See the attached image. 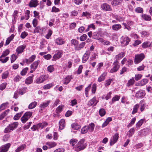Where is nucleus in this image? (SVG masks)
Returning a JSON list of instances; mask_svg holds the SVG:
<instances>
[{"mask_svg":"<svg viewBox=\"0 0 152 152\" xmlns=\"http://www.w3.org/2000/svg\"><path fill=\"white\" fill-rule=\"evenodd\" d=\"M32 115L31 112H26L23 115V116L21 118V120L23 123H25L27 120L31 117Z\"/></svg>","mask_w":152,"mask_h":152,"instance_id":"20e7f679","label":"nucleus"},{"mask_svg":"<svg viewBox=\"0 0 152 152\" xmlns=\"http://www.w3.org/2000/svg\"><path fill=\"white\" fill-rule=\"evenodd\" d=\"M135 80L133 77H132L131 79H130L128 81V83L126 84V86H131L132 85L134 84Z\"/></svg>","mask_w":152,"mask_h":152,"instance_id":"f704fd0d","label":"nucleus"},{"mask_svg":"<svg viewBox=\"0 0 152 152\" xmlns=\"http://www.w3.org/2000/svg\"><path fill=\"white\" fill-rule=\"evenodd\" d=\"M78 42L75 39H73L71 40V43L72 45H73L75 47L77 45Z\"/></svg>","mask_w":152,"mask_h":152,"instance_id":"864d4df0","label":"nucleus"},{"mask_svg":"<svg viewBox=\"0 0 152 152\" xmlns=\"http://www.w3.org/2000/svg\"><path fill=\"white\" fill-rule=\"evenodd\" d=\"M11 146L10 143L6 144L2 146L0 148V152H7Z\"/></svg>","mask_w":152,"mask_h":152,"instance_id":"1a4fd4ad","label":"nucleus"},{"mask_svg":"<svg viewBox=\"0 0 152 152\" xmlns=\"http://www.w3.org/2000/svg\"><path fill=\"white\" fill-rule=\"evenodd\" d=\"M98 102V101L96 100V98L95 97L91 99L89 102L90 104H96Z\"/></svg>","mask_w":152,"mask_h":152,"instance_id":"4c0bfd02","label":"nucleus"},{"mask_svg":"<svg viewBox=\"0 0 152 152\" xmlns=\"http://www.w3.org/2000/svg\"><path fill=\"white\" fill-rule=\"evenodd\" d=\"M142 17L143 19L145 20L149 21L151 19V17L149 15L146 14L142 15Z\"/></svg>","mask_w":152,"mask_h":152,"instance_id":"c9c22d12","label":"nucleus"},{"mask_svg":"<svg viewBox=\"0 0 152 152\" xmlns=\"http://www.w3.org/2000/svg\"><path fill=\"white\" fill-rule=\"evenodd\" d=\"M11 146L10 143L6 144L2 146L0 148V152H7Z\"/></svg>","mask_w":152,"mask_h":152,"instance_id":"0eeeda50","label":"nucleus"},{"mask_svg":"<svg viewBox=\"0 0 152 152\" xmlns=\"http://www.w3.org/2000/svg\"><path fill=\"white\" fill-rule=\"evenodd\" d=\"M145 95V92L142 90H140L137 92L136 94V96L138 98H142Z\"/></svg>","mask_w":152,"mask_h":152,"instance_id":"aec40b11","label":"nucleus"},{"mask_svg":"<svg viewBox=\"0 0 152 152\" xmlns=\"http://www.w3.org/2000/svg\"><path fill=\"white\" fill-rule=\"evenodd\" d=\"M26 145L25 144H23L20 146H18L16 149L15 150V152H20L25 149L26 148Z\"/></svg>","mask_w":152,"mask_h":152,"instance_id":"6ab92c4d","label":"nucleus"},{"mask_svg":"<svg viewBox=\"0 0 152 152\" xmlns=\"http://www.w3.org/2000/svg\"><path fill=\"white\" fill-rule=\"evenodd\" d=\"M48 124L45 122H44L42 123H39L36 126L37 128V129L41 128H43L45 126H47Z\"/></svg>","mask_w":152,"mask_h":152,"instance_id":"2f4dec72","label":"nucleus"},{"mask_svg":"<svg viewBox=\"0 0 152 152\" xmlns=\"http://www.w3.org/2000/svg\"><path fill=\"white\" fill-rule=\"evenodd\" d=\"M26 47V46L25 45H23L18 47L16 50L18 54L22 53Z\"/></svg>","mask_w":152,"mask_h":152,"instance_id":"f8f14e48","label":"nucleus"},{"mask_svg":"<svg viewBox=\"0 0 152 152\" xmlns=\"http://www.w3.org/2000/svg\"><path fill=\"white\" fill-rule=\"evenodd\" d=\"M145 58V55L143 53L135 55L134 62L135 64L140 63Z\"/></svg>","mask_w":152,"mask_h":152,"instance_id":"7ed1b4c3","label":"nucleus"},{"mask_svg":"<svg viewBox=\"0 0 152 152\" xmlns=\"http://www.w3.org/2000/svg\"><path fill=\"white\" fill-rule=\"evenodd\" d=\"M125 53L121 52L116 55L115 58L117 60H120L123 58L125 56Z\"/></svg>","mask_w":152,"mask_h":152,"instance_id":"cd10ccee","label":"nucleus"},{"mask_svg":"<svg viewBox=\"0 0 152 152\" xmlns=\"http://www.w3.org/2000/svg\"><path fill=\"white\" fill-rule=\"evenodd\" d=\"M134 131L135 130L134 128L131 129L129 131V133L128 134L129 137H131L134 134Z\"/></svg>","mask_w":152,"mask_h":152,"instance_id":"8fccbe9b","label":"nucleus"},{"mask_svg":"<svg viewBox=\"0 0 152 152\" xmlns=\"http://www.w3.org/2000/svg\"><path fill=\"white\" fill-rule=\"evenodd\" d=\"M139 105H135L134 106L132 113L134 114L137 112V110L139 107Z\"/></svg>","mask_w":152,"mask_h":152,"instance_id":"4d7b16f0","label":"nucleus"},{"mask_svg":"<svg viewBox=\"0 0 152 152\" xmlns=\"http://www.w3.org/2000/svg\"><path fill=\"white\" fill-rule=\"evenodd\" d=\"M72 79V75L67 76L64 79L63 83L65 85H67Z\"/></svg>","mask_w":152,"mask_h":152,"instance_id":"f3484780","label":"nucleus"},{"mask_svg":"<svg viewBox=\"0 0 152 152\" xmlns=\"http://www.w3.org/2000/svg\"><path fill=\"white\" fill-rule=\"evenodd\" d=\"M28 35V33L24 31L21 33L20 35V37L22 39H24Z\"/></svg>","mask_w":152,"mask_h":152,"instance_id":"0e129e2a","label":"nucleus"},{"mask_svg":"<svg viewBox=\"0 0 152 152\" xmlns=\"http://www.w3.org/2000/svg\"><path fill=\"white\" fill-rule=\"evenodd\" d=\"M107 75V73L105 72H104L99 77L98 81L99 82H101L103 80L105 79V77Z\"/></svg>","mask_w":152,"mask_h":152,"instance_id":"473e14b6","label":"nucleus"},{"mask_svg":"<svg viewBox=\"0 0 152 152\" xmlns=\"http://www.w3.org/2000/svg\"><path fill=\"white\" fill-rule=\"evenodd\" d=\"M135 11L137 13H142L143 12V9L140 7H138L136 8L135 9Z\"/></svg>","mask_w":152,"mask_h":152,"instance_id":"13d9d810","label":"nucleus"},{"mask_svg":"<svg viewBox=\"0 0 152 152\" xmlns=\"http://www.w3.org/2000/svg\"><path fill=\"white\" fill-rule=\"evenodd\" d=\"M149 42H146L143 43L142 45V47L143 48H145L148 47L149 46Z\"/></svg>","mask_w":152,"mask_h":152,"instance_id":"680f3d73","label":"nucleus"},{"mask_svg":"<svg viewBox=\"0 0 152 152\" xmlns=\"http://www.w3.org/2000/svg\"><path fill=\"white\" fill-rule=\"evenodd\" d=\"M48 72L51 73L53 72L54 70V68L53 65H50L47 68Z\"/></svg>","mask_w":152,"mask_h":152,"instance_id":"603ef678","label":"nucleus"},{"mask_svg":"<svg viewBox=\"0 0 152 152\" xmlns=\"http://www.w3.org/2000/svg\"><path fill=\"white\" fill-rule=\"evenodd\" d=\"M40 62V61L38 60L37 61H34L33 64L31 65V69L34 71L37 67L39 63Z\"/></svg>","mask_w":152,"mask_h":152,"instance_id":"2eb2a0df","label":"nucleus"},{"mask_svg":"<svg viewBox=\"0 0 152 152\" xmlns=\"http://www.w3.org/2000/svg\"><path fill=\"white\" fill-rule=\"evenodd\" d=\"M99 113L101 117L103 116L106 114V111L103 108L100 109L99 111Z\"/></svg>","mask_w":152,"mask_h":152,"instance_id":"c03bdc74","label":"nucleus"},{"mask_svg":"<svg viewBox=\"0 0 152 152\" xmlns=\"http://www.w3.org/2000/svg\"><path fill=\"white\" fill-rule=\"evenodd\" d=\"M36 56L34 55H32L28 59H26V62L27 63H30L32 62L35 59Z\"/></svg>","mask_w":152,"mask_h":152,"instance_id":"c756f323","label":"nucleus"},{"mask_svg":"<svg viewBox=\"0 0 152 152\" xmlns=\"http://www.w3.org/2000/svg\"><path fill=\"white\" fill-rule=\"evenodd\" d=\"M87 126L88 128V130L90 132H92L94 129L95 125L94 123H91Z\"/></svg>","mask_w":152,"mask_h":152,"instance_id":"7c9ffc66","label":"nucleus"},{"mask_svg":"<svg viewBox=\"0 0 152 152\" xmlns=\"http://www.w3.org/2000/svg\"><path fill=\"white\" fill-rule=\"evenodd\" d=\"M4 57H1V56L0 57V61L3 63H6L8 60L9 58V57H8L3 58Z\"/></svg>","mask_w":152,"mask_h":152,"instance_id":"37998d69","label":"nucleus"},{"mask_svg":"<svg viewBox=\"0 0 152 152\" xmlns=\"http://www.w3.org/2000/svg\"><path fill=\"white\" fill-rule=\"evenodd\" d=\"M85 140L83 139H81L76 144L75 147L73 148V149L76 151H79L84 149L86 145L84 143Z\"/></svg>","mask_w":152,"mask_h":152,"instance_id":"f257e3e1","label":"nucleus"},{"mask_svg":"<svg viewBox=\"0 0 152 152\" xmlns=\"http://www.w3.org/2000/svg\"><path fill=\"white\" fill-rule=\"evenodd\" d=\"M78 142V140L75 139H71L69 141L70 144L73 147H75V145Z\"/></svg>","mask_w":152,"mask_h":152,"instance_id":"c85d7f7f","label":"nucleus"},{"mask_svg":"<svg viewBox=\"0 0 152 152\" xmlns=\"http://www.w3.org/2000/svg\"><path fill=\"white\" fill-rule=\"evenodd\" d=\"M71 126L72 129L74 130H77L80 128V126L76 123L72 124L71 125Z\"/></svg>","mask_w":152,"mask_h":152,"instance_id":"a19ab883","label":"nucleus"},{"mask_svg":"<svg viewBox=\"0 0 152 152\" xmlns=\"http://www.w3.org/2000/svg\"><path fill=\"white\" fill-rule=\"evenodd\" d=\"M60 11V10L55 6H53L52 7L51 10V12H57Z\"/></svg>","mask_w":152,"mask_h":152,"instance_id":"e2e57ef3","label":"nucleus"},{"mask_svg":"<svg viewBox=\"0 0 152 152\" xmlns=\"http://www.w3.org/2000/svg\"><path fill=\"white\" fill-rule=\"evenodd\" d=\"M10 53V51L8 49H6L4 51L1 55V57H5L8 55Z\"/></svg>","mask_w":152,"mask_h":152,"instance_id":"3c124183","label":"nucleus"},{"mask_svg":"<svg viewBox=\"0 0 152 152\" xmlns=\"http://www.w3.org/2000/svg\"><path fill=\"white\" fill-rule=\"evenodd\" d=\"M148 82V80L146 79H143L140 82V85L141 86L146 84Z\"/></svg>","mask_w":152,"mask_h":152,"instance_id":"79ce46f5","label":"nucleus"},{"mask_svg":"<svg viewBox=\"0 0 152 152\" xmlns=\"http://www.w3.org/2000/svg\"><path fill=\"white\" fill-rule=\"evenodd\" d=\"M61 53L59 51L57 52L53 56L52 58L53 61H56L57 59L61 58Z\"/></svg>","mask_w":152,"mask_h":152,"instance_id":"dca6fc26","label":"nucleus"},{"mask_svg":"<svg viewBox=\"0 0 152 152\" xmlns=\"http://www.w3.org/2000/svg\"><path fill=\"white\" fill-rule=\"evenodd\" d=\"M9 111V110L5 111L0 115V120H2L6 116Z\"/></svg>","mask_w":152,"mask_h":152,"instance_id":"e433bc0d","label":"nucleus"},{"mask_svg":"<svg viewBox=\"0 0 152 152\" xmlns=\"http://www.w3.org/2000/svg\"><path fill=\"white\" fill-rule=\"evenodd\" d=\"M28 69L27 67H26L23 69L20 73L21 75L22 76L26 75Z\"/></svg>","mask_w":152,"mask_h":152,"instance_id":"6e6d98bb","label":"nucleus"},{"mask_svg":"<svg viewBox=\"0 0 152 152\" xmlns=\"http://www.w3.org/2000/svg\"><path fill=\"white\" fill-rule=\"evenodd\" d=\"M142 77V75L141 74H137L135 75V79L136 80H140Z\"/></svg>","mask_w":152,"mask_h":152,"instance_id":"774afa93","label":"nucleus"},{"mask_svg":"<svg viewBox=\"0 0 152 152\" xmlns=\"http://www.w3.org/2000/svg\"><path fill=\"white\" fill-rule=\"evenodd\" d=\"M38 4V1L37 0H31L29 4V6L31 7H35Z\"/></svg>","mask_w":152,"mask_h":152,"instance_id":"412c9836","label":"nucleus"},{"mask_svg":"<svg viewBox=\"0 0 152 152\" xmlns=\"http://www.w3.org/2000/svg\"><path fill=\"white\" fill-rule=\"evenodd\" d=\"M87 38V35L86 34H83L80 37V39L81 41H84Z\"/></svg>","mask_w":152,"mask_h":152,"instance_id":"69168bd1","label":"nucleus"},{"mask_svg":"<svg viewBox=\"0 0 152 152\" xmlns=\"http://www.w3.org/2000/svg\"><path fill=\"white\" fill-rule=\"evenodd\" d=\"M121 27L120 24H115L113 25L112 26V29L114 30L117 31L119 30Z\"/></svg>","mask_w":152,"mask_h":152,"instance_id":"72a5a7b5","label":"nucleus"},{"mask_svg":"<svg viewBox=\"0 0 152 152\" xmlns=\"http://www.w3.org/2000/svg\"><path fill=\"white\" fill-rule=\"evenodd\" d=\"M143 123V120L141 119L136 124V127L139 128Z\"/></svg>","mask_w":152,"mask_h":152,"instance_id":"5fc2aeb1","label":"nucleus"},{"mask_svg":"<svg viewBox=\"0 0 152 152\" xmlns=\"http://www.w3.org/2000/svg\"><path fill=\"white\" fill-rule=\"evenodd\" d=\"M65 120L64 119H61L59 122V128L62 130L64 129V127Z\"/></svg>","mask_w":152,"mask_h":152,"instance_id":"5701e85b","label":"nucleus"},{"mask_svg":"<svg viewBox=\"0 0 152 152\" xmlns=\"http://www.w3.org/2000/svg\"><path fill=\"white\" fill-rule=\"evenodd\" d=\"M17 56L13 54L11 57V63H12L14 62L17 58Z\"/></svg>","mask_w":152,"mask_h":152,"instance_id":"bf43d9fd","label":"nucleus"},{"mask_svg":"<svg viewBox=\"0 0 152 152\" xmlns=\"http://www.w3.org/2000/svg\"><path fill=\"white\" fill-rule=\"evenodd\" d=\"M53 86V83H52L44 85L43 87V88L44 89H48L52 87Z\"/></svg>","mask_w":152,"mask_h":152,"instance_id":"58836bf2","label":"nucleus"},{"mask_svg":"<svg viewBox=\"0 0 152 152\" xmlns=\"http://www.w3.org/2000/svg\"><path fill=\"white\" fill-rule=\"evenodd\" d=\"M11 146L10 143L6 144L2 146L0 148V152H7Z\"/></svg>","mask_w":152,"mask_h":152,"instance_id":"6e6552de","label":"nucleus"},{"mask_svg":"<svg viewBox=\"0 0 152 152\" xmlns=\"http://www.w3.org/2000/svg\"><path fill=\"white\" fill-rule=\"evenodd\" d=\"M27 88L24 87L19 89V93L21 95H23L26 92Z\"/></svg>","mask_w":152,"mask_h":152,"instance_id":"ea45409f","label":"nucleus"},{"mask_svg":"<svg viewBox=\"0 0 152 152\" xmlns=\"http://www.w3.org/2000/svg\"><path fill=\"white\" fill-rule=\"evenodd\" d=\"M9 72L7 71H5L4 72L2 75V79H5L7 78Z\"/></svg>","mask_w":152,"mask_h":152,"instance_id":"052dcab7","label":"nucleus"},{"mask_svg":"<svg viewBox=\"0 0 152 152\" xmlns=\"http://www.w3.org/2000/svg\"><path fill=\"white\" fill-rule=\"evenodd\" d=\"M55 42L58 45H61L64 44V41L61 37H59L57 38L55 40Z\"/></svg>","mask_w":152,"mask_h":152,"instance_id":"b1692460","label":"nucleus"},{"mask_svg":"<svg viewBox=\"0 0 152 152\" xmlns=\"http://www.w3.org/2000/svg\"><path fill=\"white\" fill-rule=\"evenodd\" d=\"M130 39L127 37H122L121 39V43L124 45H126L128 44Z\"/></svg>","mask_w":152,"mask_h":152,"instance_id":"9d476101","label":"nucleus"},{"mask_svg":"<svg viewBox=\"0 0 152 152\" xmlns=\"http://www.w3.org/2000/svg\"><path fill=\"white\" fill-rule=\"evenodd\" d=\"M88 127L87 126H86L82 128L81 130V133L82 134H85L87 133L88 131Z\"/></svg>","mask_w":152,"mask_h":152,"instance_id":"de8ad7c7","label":"nucleus"},{"mask_svg":"<svg viewBox=\"0 0 152 152\" xmlns=\"http://www.w3.org/2000/svg\"><path fill=\"white\" fill-rule=\"evenodd\" d=\"M33 76H34L33 75L28 77L26 80V83L27 84H29L31 83L33 81Z\"/></svg>","mask_w":152,"mask_h":152,"instance_id":"bb28decb","label":"nucleus"},{"mask_svg":"<svg viewBox=\"0 0 152 152\" xmlns=\"http://www.w3.org/2000/svg\"><path fill=\"white\" fill-rule=\"evenodd\" d=\"M22 112L19 113H17L15 115L14 117V119L15 120H17L19 119L20 117L21 116L22 114Z\"/></svg>","mask_w":152,"mask_h":152,"instance_id":"49530a36","label":"nucleus"},{"mask_svg":"<svg viewBox=\"0 0 152 152\" xmlns=\"http://www.w3.org/2000/svg\"><path fill=\"white\" fill-rule=\"evenodd\" d=\"M63 106L62 105H60L56 109V113H60L62 111Z\"/></svg>","mask_w":152,"mask_h":152,"instance_id":"09e8293b","label":"nucleus"},{"mask_svg":"<svg viewBox=\"0 0 152 152\" xmlns=\"http://www.w3.org/2000/svg\"><path fill=\"white\" fill-rule=\"evenodd\" d=\"M18 125V123L17 122H15L12 124H10L5 129L4 132L7 133L10 132L11 130H13L17 127Z\"/></svg>","mask_w":152,"mask_h":152,"instance_id":"f03ea898","label":"nucleus"},{"mask_svg":"<svg viewBox=\"0 0 152 152\" xmlns=\"http://www.w3.org/2000/svg\"><path fill=\"white\" fill-rule=\"evenodd\" d=\"M85 45V42H82L75 47V49L76 50H80L84 48Z\"/></svg>","mask_w":152,"mask_h":152,"instance_id":"4468645a","label":"nucleus"},{"mask_svg":"<svg viewBox=\"0 0 152 152\" xmlns=\"http://www.w3.org/2000/svg\"><path fill=\"white\" fill-rule=\"evenodd\" d=\"M120 98V96L118 95H115L112 99V104H113L114 102L119 100Z\"/></svg>","mask_w":152,"mask_h":152,"instance_id":"a18cd8bd","label":"nucleus"},{"mask_svg":"<svg viewBox=\"0 0 152 152\" xmlns=\"http://www.w3.org/2000/svg\"><path fill=\"white\" fill-rule=\"evenodd\" d=\"M119 137V134L118 133L115 134L112 137L110 140V145H112L117 141Z\"/></svg>","mask_w":152,"mask_h":152,"instance_id":"423d86ee","label":"nucleus"},{"mask_svg":"<svg viewBox=\"0 0 152 152\" xmlns=\"http://www.w3.org/2000/svg\"><path fill=\"white\" fill-rule=\"evenodd\" d=\"M45 79V76L42 75L37 79L36 82L37 83H40L43 82Z\"/></svg>","mask_w":152,"mask_h":152,"instance_id":"a211bd4d","label":"nucleus"},{"mask_svg":"<svg viewBox=\"0 0 152 152\" xmlns=\"http://www.w3.org/2000/svg\"><path fill=\"white\" fill-rule=\"evenodd\" d=\"M114 66L113 68L110 70V72L113 73L116 72L120 68V65L118 64V61L117 60L115 61L113 63Z\"/></svg>","mask_w":152,"mask_h":152,"instance_id":"39448f33","label":"nucleus"},{"mask_svg":"<svg viewBox=\"0 0 152 152\" xmlns=\"http://www.w3.org/2000/svg\"><path fill=\"white\" fill-rule=\"evenodd\" d=\"M122 0H113L111 2V4L114 6H116L120 4Z\"/></svg>","mask_w":152,"mask_h":152,"instance_id":"a878e982","label":"nucleus"},{"mask_svg":"<svg viewBox=\"0 0 152 152\" xmlns=\"http://www.w3.org/2000/svg\"><path fill=\"white\" fill-rule=\"evenodd\" d=\"M46 144L48 146V148H50L56 146L57 145V143L54 142H47Z\"/></svg>","mask_w":152,"mask_h":152,"instance_id":"4be33fe9","label":"nucleus"},{"mask_svg":"<svg viewBox=\"0 0 152 152\" xmlns=\"http://www.w3.org/2000/svg\"><path fill=\"white\" fill-rule=\"evenodd\" d=\"M91 54L90 51L89 50L87 51L84 54L82 57V62L83 63H85L88 59Z\"/></svg>","mask_w":152,"mask_h":152,"instance_id":"9b49d317","label":"nucleus"},{"mask_svg":"<svg viewBox=\"0 0 152 152\" xmlns=\"http://www.w3.org/2000/svg\"><path fill=\"white\" fill-rule=\"evenodd\" d=\"M112 121V118L111 117H108L106 119L105 121L102 124V127L104 128L109 123V122Z\"/></svg>","mask_w":152,"mask_h":152,"instance_id":"393cba45","label":"nucleus"},{"mask_svg":"<svg viewBox=\"0 0 152 152\" xmlns=\"http://www.w3.org/2000/svg\"><path fill=\"white\" fill-rule=\"evenodd\" d=\"M96 85L94 83V84L92 87V92L93 94L95 93L96 91Z\"/></svg>","mask_w":152,"mask_h":152,"instance_id":"338daca9","label":"nucleus"},{"mask_svg":"<svg viewBox=\"0 0 152 152\" xmlns=\"http://www.w3.org/2000/svg\"><path fill=\"white\" fill-rule=\"evenodd\" d=\"M101 7L102 10L105 11H110L112 10L110 6L107 3H104L102 4Z\"/></svg>","mask_w":152,"mask_h":152,"instance_id":"ddd939ff","label":"nucleus"}]
</instances>
